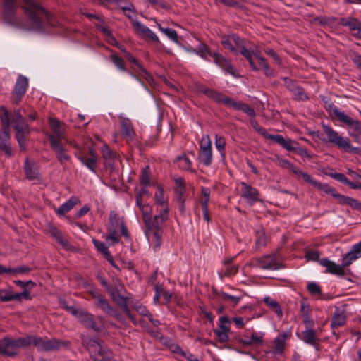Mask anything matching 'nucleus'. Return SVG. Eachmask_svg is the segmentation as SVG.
Returning <instances> with one entry per match:
<instances>
[{"label": "nucleus", "instance_id": "nucleus-30", "mask_svg": "<svg viewBox=\"0 0 361 361\" xmlns=\"http://www.w3.org/2000/svg\"><path fill=\"white\" fill-rule=\"evenodd\" d=\"M338 202L341 204L348 205L352 209L361 212V202L354 198L341 195Z\"/></svg>", "mask_w": 361, "mask_h": 361}, {"label": "nucleus", "instance_id": "nucleus-60", "mask_svg": "<svg viewBox=\"0 0 361 361\" xmlns=\"http://www.w3.org/2000/svg\"><path fill=\"white\" fill-rule=\"evenodd\" d=\"M163 196H164V190H163L162 188L160 185H159L158 190L155 193L156 202L157 204H159L162 207H164L166 205V202L163 200Z\"/></svg>", "mask_w": 361, "mask_h": 361}, {"label": "nucleus", "instance_id": "nucleus-26", "mask_svg": "<svg viewBox=\"0 0 361 361\" xmlns=\"http://www.w3.org/2000/svg\"><path fill=\"white\" fill-rule=\"evenodd\" d=\"M119 121L121 126L123 134L130 139H133L135 135L134 128L130 119L120 116Z\"/></svg>", "mask_w": 361, "mask_h": 361}, {"label": "nucleus", "instance_id": "nucleus-51", "mask_svg": "<svg viewBox=\"0 0 361 361\" xmlns=\"http://www.w3.org/2000/svg\"><path fill=\"white\" fill-rule=\"evenodd\" d=\"M175 192L176 194L177 202H181L183 200H185V186H176Z\"/></svg>", "mask_w": 361, "mask_h": 361}, {"label": "nucleus", "instance_id": "nucleus-53", "mask_svg": "<svg viewBox=\"0 0 361 361\" xmlns=\"http://www.w3.org/2000/svg\"><path fill=\"white\" fill-rule=\"evenodd\" d=\"M193 52L201 57H204L207 54L212 55L209 47L204 44H200L197 49H193Z\"/></svg>", "mask_w": 361, "mask_h": 361}, {"label": "nucleus", "instance_id": "nucleus-4", "mask_svg": "<svg viewBox=\"0 0 361 361\" xmlns=\"http://www.w3.org/2000/svg\"><path fill=\"white\" fill-rule=\"evenodd\" d=\"M85 348L93 361H115L112 353L100 339H89L85 342Z\"/></svg>", "mask_w": 361, "mask_h": 361}, {"label": "nucleus", "instance_id": "nucleus-11", "mask_svg": "<svg viewBox=\"0 0 361 361\" xmlns=\"http://www.w3.org/2000/svg\"><path fill=\"white\" fill-rule=\"evenodd\" d=\"M28 87V80L26 77L20 75L17 79L14 90L12 92V101L15 104H18Z\"/></svg>", "mask_w": 361, "mask_h": 361}, {"label": "nucleus", "instance_id": "nucleus-32", "mask_svg": "<svg viewBox=\"0 0 361 361\" xmlns=\"http://www.w3.org/2000/svg\"><path fill=\"white\" fill-rule=\"evenodd\" d=\"M69 342L63 341L56 338L48 339L46 338L45 351H51L59 349L61 346H66Z\"/></svg>", "mask_w": 361, "mask_h": 361}, {"label": "nucleus", "instance_id": "nucleus-29", "mask_svg": "<svg viewBox=\"0 0 361 361\" xmlns=\"http://www.w3.org/2000/svg\"><path fill=\"white\" fill-rule=\"evenodd\" d=\"M313 186L316 187L319 190H322L325 193L332 195L334 197L336 198L338 201L339 200L341 195L329 185L326 183H321L317 180L313 183Z\"/></svg>", "mask_w": 361, "mask_h": 361}, {"label": "nucleus", "instance_id": "nucleus-1", "mask_svg": "<svg viewBox=\"0 0 361 361\" xmlns=\"http://www.w3.org/2000/svg\"><path fill=\"white\" fill-rule=\"evenodd\" d=\"M136 204L139 207L142 213V220L145 226V235L149 240L153 236L155 240V247H159L161 243V237L163 233L162 224L167 220L169 209L164 207L163 211L159 214L151 217L152 207L148 204H142L140 195H135Z\"/></svg>", "mask_w": 361, "mask_h": 361}, {"label": "nucleus", "instance_id": "nucleus-12", "mask_svg": "<svg viewBox=\"0 0 361 361\" xmlns=\"http://www.w3.org/2000/svg\"><path fill=\"white\" fill-rule=\"evenodd\" d=\"M332 111L340 122L346 124L353 128L356 133L361 135V123L360 121L353 119L343 111H340L336 106L332 109Z\"/></svg>", "mask_w": 361, "mask_h": 361}, {"label": "nucleus", "instance_id": "nucleus-27", "mask_svg": "<svg viewBox=\"0 0 361 361\" xmlns=\"http://www.w3.org/2000/svg\"><path fill=\"white\" fill-rule=\"evenodd\" d=\"M268 136V140H271L274 142L280 145L283 148H285L288 151H295L296 149L293 147L291 144L293 141L290 139H284V137L281 135H269Z\"/></svg>", "mask_w": 361, "mask_h": 361}, {"label": "nucleus", "instance_id": "nucleus-57", "mask_svg": "<svg viewBox=\"0 0 361 361\" xmlns=\"http://www.w3.org/2000/svg\"><path fill=\"white\" fill-rule=\"evenodd\" d=\"M219 66L226 70L228 73L231 74L233 76H236L235 73V70L231 65V62L225 59L223 63H220Z\"/></svg>", "mask_w": 361, "mask_h": 361}, {"label": "nucleus", "instance_id": "nucleus-6", "mask_svg": "<svg viewBox=\"0 0 361 361\" xmlns=\"http://www.w3.org/2000/svg\"><path fill=\"white\" fill-rule=\"evenodd\" d=\"M18 4L16 0H3V17L5 22L15 27L24 29V23L16 17Z\"/></svg>", "mask_w": 361, "mask_h": 361}, {"label": "nucleus", "instance_id": "nucleus-52", "mask_svg": "<svg viewBox=\"0 0 361 361\" xmlns=\"http://www.w3.org/2000/svg\"><path fill=\"white\" fill-rule=\"evenodd\" d=\"M32 271L27 266L23 265L13 269L9 268V274H27Z\"/></svg>", "mask_w": 361, "mask_h": 361}, {"label": "nucleus", "instance_id": "nucleus-17", "mask_svg": "<svg viewBox=\"0 0 361 361\" xmlns=\"http://www.w3.org/2000/svg\"><path fill=\"white\" fill-rule=\"evenodd\" d=\"M241 185V196L243 198H245L251 204L258 201L259 192L256 188H252L251 185H247L245 182H242Z\"/></svg>", "mask_w": 361, "mask_h": 361}, {"label": "nucleus", "instance_id": "nucleus-16", "mask_svg": "<svg viewBox=\"0 0 361 361\" xmlns=\"http://www.w3.org/2000/svg\"><path fill=\"white\" fill-rule=\"evenodd\" d=\"M80 322L85 327L92 329L95 331H100L101 329L97 324L94 317L93 314L82 310L78 317Z\"/></svg>", "mask_w": 361, "mask_h": 361}, {"label": "nucleus", "instance_id": "nucleus-41", "mask_svg": "<svg viewBox=\"0 0 361 361\" xmlns=\"http://www.w3.org/2000/svg\"><path fill=\"white\" fill-rule=\"evenodd\" d=\"M199 159L205 166L210 165L212 161V150H200Z\"/></svg>", "mask_w": 361, "mask_h": 361}, {"label": "nucleus", "instance_id": "nucleus-63", "mask_svg": "<svg viewBox=\"0 0 361 361\" xmlns=\"http://www.w3.org/2000/svg\"><path fill=\"white\" fill-rule=\"evenodd\" d=\"M334 18H329L327 17L317 16L312 20L313 22L318 23L320 25H325L332 23Z\"/></svg>", "mask_w": 361, "mask_h": 361}, {"label": "nucleus", "instance_id": "nucleus-64", "mask_svg": "<svg viewBox=\"0 0 361 361\" xmlns=\"http://www.w3.org/2000/svg\"><path fill=\"white\" fill-rule=\"evenodd\" d=\"M319 256H320V253L319 251H312V250L307 251L305 253V258L308 261H310V260L311 261H318Z\"/></svg>", "mask_w": 361, "mask_h": 361}, {"label": "nucleus", "instance_id": "nucleus-34", "mask_svg": "<svg viewBox=\"0 0 361 361\" xmlns=\"http://www.w3.org/2000/svg\"><path fill=\"white\" fill-rule=\"evenodd\" d=\"M49 233L63 247H68L69 246L68 241L64 238L62 233L58 228L52 227L50 228Z\"/></svg>", "mask_w": 361, "mask_h": 361}, {"label": "nucleus", "instance_id": "nucleus-9", "mask_svg": "<svg viewBox=\"0 0 361 361\" xmlns=\"http://www.w3.org/2000/svg\"><path fill=\"white\" fill-rule=\"evenodd\" d=\"M107 290L110 293L112 300L122 309L123 312L133 322L135 323V317L131 314L130 310L128 306V298L121 295L119 290L117 288L109 286Z\"/></svg>", "mask_w": 361, "mask_h": 361}, {"label": "nucleus", "instance_id": "nucleus-28", "mask_svg": "<svg viewBox=\"0 0 361 361\" xmlns=\"http://www.w3.org/2000/svg\"><path fill=\"white\" fill-rule=\"evenodd\" d=\"M346 317L345 314L340 312L338 307H335V312L331 319V327L335 329L342 326L345 324Z\"/></svg>", "mask_w": 361, "mask_h": 361}, {"label": "nucleus", "instance_id": "nucleus-5", "mask_svg": "<svg viewBox=\"0 0 361 361\" xmlns=\"http://www.w3.org/2000/svg\"><path fill=\"white\" fill-rule=\"evenodd\" d=\"M324 131L327 136V139H322L323 141H329V142L337 146L339 149H343L346 152L358 154L361 152L359 147H352L348 137H343L335 131L331 126L323 125Z\"/></svg>", "mask_w": 361, "mask_h": 361}, {"label": "nucleus", "instance_id": "nucleus-50", "mask_svg": "<svg viewBox=\"0 0 361 361\" xmlns=\"http://www.w3.org/2000/svg\"><path fill=\"white\" fill-rule=\"evenodd\" d=\"M220 324L219 328L220 331H230V326L229 324L231 322L230 319L228 316H223L219 318Z\"/></svg>", "mask_w": 361, "mask_h": 361}, {"label": "nucleus", "instance_id": "nucleus-18", "mask_svg": "<svg viewBox=\"0 0 361 361\" xmlns=\"http://www.w3.org/2000/svg\"><path fill=\"white\" fill-rule=\"evenodd\" d=\"M10 141V133H0V152H4L7 157L14 155Z\"/></svg>", "mask_w": 361, "mask_h": 361}, {"label": "nucleus", "instance_id": "nucleus-45", "mask_svg": "<svg viewBox=\"0 0 361 361\" xmlns=\"http://www.w3.org/2000/svg\"><path fill=\"white\" fill-rule=\"evenodd\" d=\"M277 159H278V164L279 166H281V168H283V169H286L290 171L293 173H297L298 167L294 166L289 161L283 159L279 157H277Z\"/></svg>", "mask_w": 361, "mask_h": 361}, {"label": "nucleus", "instance_id": "nucleus-3", "mask_svg": "<svg viewBox=\"0 0 361 361\" xmlns=\"http://www.w3.org/2000/svg\"><path fill=\"white\" fill-rule=\"evenodd\" d=\"M25 5L23 6L25 13L27 14L30 23V30L43 32L45 30L41 15L50 20L51 15L37 1L23 0Z\"/></svg>", "mask_w": 361, "mask_h": 361}, {"label": "nucleus", "instance_id": "nucleus-58", "mask_svg": "<svg viewBox=\"0 0 361 361\" xmlns=\"http://www.w3.org/2000/svg\"><path fill=\"white\" fill-rule=\"evenodd\" d=\"M221 297L224 300H225V301L230 300L233 303V305H236L241 300V297H237V296L228 295L224 292H221Z\"/></svg>", "mask_w": 361, "mask_h": 361}, {"label": "nucleus", "instance_id": "nucleus-7", "mask_svg": "<svg viewBox=\"0 0 361 361\" xmlns=\"http://www.w3.org/2000/svg\"><path fill=\"white\" fill-rule=\"evenodd\" d=\"M247 266L259 267L264 269L277 270L282 267V264L276 259L274 255H268L259 258L252 259L247 263Z\"/></svg>", "mask_w": 361, "mask_h": 361}, {"label": "nucleus", "instance_id": "nucleus-22", "mask_svg": "<svg viewBox=\"0 0 361 361\" xmlns=\"http://www.w3.org/2000/svg\"><path fill=\"white\" fill-rule=\"evenodd\" d=\"M126 57L128 60L129 62L134 64L135 67L133 69L142 78L146 79L147 81H149L152 79V76L147 71V70L140 63L139 61L133 56L129 53L126 54Z\"/></svg>", "mask_w": 361, "mask_h": 361}, {"label": "nucleus", "instance_id": "nucleus-55", "mask_svg": "<svg viewBox=\"0 0 361 361\" xmlns=\"http://www.w3.org/2000/svg\"><path fill=\"white\" fill-rule=\"evenodd\" d=\"M200 150H212V144L209 135L204 136L201 139Z\"/></svg>", "mask_w": 361, "mask_h": 361}, {"label": "nucleus", "instance_id": "nucleus-37", "mask_svg": "<svg viewBox=\"0 0 361 361\" xmlns=\"http://www.w3.org/2000/svg\"><path fill=\"white\" fill-rule=\"evenodd\" d=\"M303 341L307 344L316 346L317 345L316 333L313 329H307L302 332Z\"/></svg>", "mask_w": 361, "mask_h": 361}, {"label": "nucleus", "instance_id": "nucleus-31", "mask_svg": "<svg viewBox=\"0 0 361 361\" xmlns=\"http://www.w3.org/2000/svg\"><path fill=\"white\" fill-rule=\"evenodd\" d=\"M80 201L77 197H72L66 202L63 203L61 206L59 207L56 211L57 214L61 216L65 214L71 209H73V207L76 205Z\"/></svg>", "mask_w": 361, "mask_h": 361}, {"label": "nucleus", "instance_id": "nucleus-61", "mask_svg": "<svg viewBox=\"0 0 361 361\" xmlns=\"http://www.w3.org/2000/svg\"><path fill=\"white\" fill-rule=\"evenodd\" d=\"M15 300L20 301L22 299L25 300H31L32 296L30 295V291L27 289L23 290L22 293H15L14 294Z\"/></svg>", "mask_w": 361, "mask_h": 361}, {"label": "nucleus", "instance_id": "nucleus-33", "mask_svg": "<svg viewBox=\"0 0 361 361\" xmlns=\"http://www.w3.org/2000/svg\"><path fill=\"white\" fill-rule=\"evenodd\" d=\"M2 114L0 115V120L2 125V132L10 133V118L9 114L4 106H1Z\"/></svg>", "mask_w": 361, "mask_h": 361}, {"label": "nucleus", "instance_id": "nucleus-62", "mask_svg": "<svg viewBox=\"0 0 361 361\" xmlns=\"http://www.w3.org/2000/svg\"><path fill=\"white\" fill-rule=\"evenodd\" d=\"M214 333L219 342L226 343L228 341V331H222L219 329H215Z\"/></svg>", "mask_w": 361, "mask_h": 361}, {"label": "nucleus", "instance_id": "nucleus-21", "mask_svg": "<svg viewBox=\"0 0 361 361\" xmlns=\"http://www.w3.org/2000/svg\"><path fill=\"white\" fill-rule=\"evenodd\" d=\"M49 126L52 130V134L49 135L48 138L49 142H51V137L56 142L61 141L64 138L63 133L61 130V124L58 119L50 118Z\"/></svg>", "mask_w": 361, "mask_h": 361}, {"label": "nucleus", "instance_id": "nucleus-10", "mask_svg": "<svg viewBox=\"0 0 361 361\" xmlns=\"http://www.w3.org/2000/svg\"><path fill=\"white\" fill-rule=\"evenodd\" d=\"M16 130V139L17 140L20 151L26 150V137L30 134L29 126L25 123H16L13 125Z\"/></svg>", "mask_w": 361, "mask_h": 361}, {"label": "nucleus", "instance_id": "nucleus-14", "mask_svg": "<svg viewBox=\"0 0 361 361\" xmlns=\"http://www.w3.org/2000/svg\"><path fill=\"white\" fill-rule=\"evenodd\" d=\"M198 91L208 97L209 99L214 100V102L218 103H223L226 106H228L226 99H231V97L225 96L219 92L208 88L203 85H201L198 87Z\"/></svg>", "mask_w": 361, "mask_h": 361}, {"label": "nucleus", "instance_id": "nucleus-13", "mask_svg": "<svg viewBox=\"0 0 361 361\" xmlns=\"http://www.w3.org/2000/svg\"><path fill=\"white\" fill-rule=\"evenodd\" d=\"M283 80L286 88L293 94L295 99L304 100L307 99V96L305 94L304 90L295 81L287 77H285Z\"/></svg>", "mask_w": 361, "mask_h": 361}, {"label": "nucleus", "instance_id": "nucleus-49", "mask_svg": "<svg viewBox=\"0 0 361 361\" xmlns=\"http://www.w3.org/2000/svg\"><path fill=\"white\" fill-rule=\"evenodd\" d=\"M102 153L104 159H114L116 157V154L107 145L102 147Z\"/></svg>", "mask_w": 361, "mask_h": 361}, {"label": "nucleus", "instance_id": "nucleus-15", "mask_svg": "<svg viewBox=\"0 0 361 361\" xmlns=\"http://www.w3.org/2000/svg\"><path fill=\"white\" fill-rule=\"evenodd\" d=\"M319 264L326 268V272L328 273L338 276H343L345 274V271L344 270L345 267H343V264L341 265H338L326 258L321 259L319 260Z\"/></svg>", "mask_w": 361, "mask_h": 361}, {"label": "nucleus", "instance_id": "nucleus-24", "mask_svg": "<svg viewBox=\"0 0 361 361\" xmlns=\"http://www.w3.org/2000/svg\"><path fill=\"white\" fill-rule=\"evenodd\" d=\"M133 27L135 29L138 35H142L144 37L149 38L156 42H159V39L157 36L151 31L150 29L142 25L139 21L134 23Z\"/></svg>", "mask_w": 361, "mask_h": 361}, {"label": "nucleus", "instance_id": "nucleus-48", "mask_svg": "<svg viewBox=\"0 0 361 361\" xmlns=\"http://www.w3.org/2000/svg\"><path fill=\"white\" fill-rule=\"evenodd\" d=\"M221 42L225 48L230 49L231 51H233L235 54L238 53V51L232 44V40L230 35H223L221 37Z\"/></svg>", "mask_w": 361, "mask_h": 361}, {"label": "nucleus", "instance_id": "nucleus-46", "mask_svg": "<svg viewBox=\"0 0 361 361\" xmlns=\"http://www.w3.org/2000/svg\"><path fill=\"white\" fill-rule=\"evenodd\" d=\"M256 246L259 247L262 246H265L267 244V238L265 236V233L264 230L259 229L256 231Z\"/></svg>", "mask_w": 361, "mask_h": 361}, {"label": "nucleus", "instance_id": "nucleus-42", "mask_svg": "<svg viewBox=\"0 0 361 361\" xmlns=\"http://www.w3.org/2000/svg\"><path fill=\"white\" fill-rule=\"evenodd\" d=\"M358 258V256H357L353 251L350 249V250L345 254L343 259V267H348L350 266L353 262L357 260Z\"/></svg>", "mask_w": 361, "mask_h": 361}, {"label": "nucleus", "instance_id": "nucleus-47", "mask_svg": "<svg viewBox=\"0 0 361 361\" xmlns=\"http://www.w3.org/2000/svg\"><path fill=\"white\" fill-rule=\"evenodd\" d=\"M14 294L11 290L0 289V300L2 302L15 300Z\"/></svg>", "mask_w": 361, "mask_h": 361}, {"label": "nucleus", "instance_id": "nucleus-56", "mask_svg": "<svg viewBox=\"0 0 361 361\" xmlns=\"http://www.w3.org/2000/svg\"><path fill=\"white\" fill-rule=\"evenodd\" d=\"M11 122L14 124L25 123V121L24 118L22 116L20 110H14L13 114L11 118Z\"/></svg>", "mask_w": 361, "mask_h": 361}, {"label": "nucleus", "instance_id": "nucleus-54", "mask_svg": "<svg viewBox=\"0 0 361 361\" xmlns=\"http://www.w3.org/2000/svg\"><path fill=\"white\" fill-rule=\"evenodd\" d=\"M307 288L312 295H320L322 294L321 287L314 282L310 283Z\"/></svg>", "mask_w": 361, "mask_h": 361}, {"label": "nucleus", "instance_id": "nucleus-20", "mask_svg": "<svg viewBox=\"0 0 361 361\" xmlns=\"http://www.w3.org/2000/svg\"><path fill=\"white\" fill-rule=\"evenodd\" d=\"M88 157L87 154L82 153L78 157V159L82 163H83L89 169L92 171H96L97 167V155L95 151L92 148H89Z\"/></svg>", "mask_w": 361, "mask_h": 361}, {"label": "nucleus", "instance_id": "nucleus-19", "mask_svg": "<svg viewBox=\"0 0 361 361\" xmlns=\"http://www.w3.org/2000/svg\"><path fill=\"white\" fill-rule=\"evenodd\" d=\"M24 171L26 178L28 180H33L40 179V173L37 165L35 162L30 161L28 158L25 161Z\"/></svg>", "mask_w": 361, "mask_h": 361}, {"label": "nucleus", "instance_id": "nucleus-25", "mask_svg": "<svg viewBox=\"0 0 361 361\" xmlns=\"http://www.w3.org/2000/svg\"><path fill=\"white\" fill-rule=\"evenodd\" d=\"M226 99L228 106H231L234 109L242 111L247 114L249 116L253 117L255 116V110L252 108L250 107L248 104L245 103L237 102L234 101L231 97V99Z\"/></svg>", "mask_w": 361, "mask_h": 361}, {"label": "nucleus", "instance_id": "nucleus-39", "mask_svg": "<svg viewBox=\"0 0 361 361\" xmlns=\"http://www.w3.org/2000/svg\"><path fill=\"white\" fill-rule=\"evenodd\" d=\"M92 242L97 250L100 252L104 257L111 258V255L104 243L96 239H93Z\"/></svg>", "mask_w": 361, "mask_h": 361}, {"label": "nucleus", "instance_id": "nucleus-23", "mask_svg": "<svg viewBox=\"0 0 361 361\" xmlns=\"http://www.w3.org/2000/svg\"><path fill=\"white\" fill-rule=\"evenodd\" d=\"M50 146L53 151L56 153L58 160L61 164L69 160V157L64 153V148L61 144V141L56 142L51 138Z\"/></svg>", "mask_w": 361, "mask_h": 361}, {"label": "nucleus", "instance_id": "nucleus-35", "mask_svg": "<svg viewBox=\"0 0 361 361\" xmlns=\"http://www.w3.org/2000/svg\"><path fill=\"white\" fill-rule=\"evenodd\" d=\"M286 335H283L281 337H277L274 341L273 353L281 355L283 353L285 348Z\"/></svg>", "mask_w": 361, "mask_h": 361}, {"label": "nucleus", "instance_id": "nucleus-44", "mask_svg": "<svg viewBox=\"0 0 361 361\" xmlns=\"http://www.w3.org/2000/svg\"><path fill=\"white\" fill-rule=\"evenodd\" d=\"M348 27L350 31L356 32L355 33L353 34L354 36L360 38L361 32V23L359 22L357 19L353 18Z\"/></svg>", "mask_w": 361, "mask_h": 361}, {"label": "nucleus", "instance_id": "nucleus-43", "mask_svg": "<svg viewBox=\"0 0 361 361\" xmlns=\"http://www.w3.org/2000/svg\"><path fill=\"white\" fill-rule=\"evenodd\" d=\"M149 174H150V169L149 166H146L142 171V174L140 178V185L142 186H147L149 185Z\"/></svg>", "mask_w": 361, "mask_h": 361}, {"label": "nucleus", "instance_id": "nucleus-2", "mask_svg": "<svg viewBox=\"0 0 361 361\" xmlns=\"http://www.w3.org/2000/svg\"><path fill=\"white\" fill-rule=\"evenodd\" d=\"M45 343L46 339L36 336L27 335L18 338L6 336L0 339V355L13 357L19 354L20 349L25 348L30 345L45 351Z\"/></svg>", "mask_w": 361, "mask_h": 361}, {"label": "nucleus", "instance_id": "nucleus-40", "mask_svg": "<svg viewBox=\"0 0 361 361\" xmlns=\"http://www.w3.org/2000/svg\"><path fill=\"white\" fill-rule=\"evenodd\" d=\"M158 28L163 33H164L170 39L176 43H178V35L177 32L175 30L166 27H162L161 25H158Z\"/></svg>", "mask_w": 361, "mask_h": 361}, {"label": "nucleus", "instance_id": "nucleus-8", "mask_svg": "<svg viewBox=\"0 0 361 361\" xmlns=\"http://www.w3.org/2000/svg\"><path fill=\"white\" fill-rule=\"evenodd\" d=\"M124 224L125 221L123 217H120L117 213L111 212L109 218L108 235L106 239L112 240L114 244L118 243L119 242L118 230V228H121Z\"/></svg>", "mask_w": 361, "mask_h": 361}, {"label": "nucleus", "instance_id": "nucleus-59", "mask_svg": "<svg viewBox=\"0 0 361 361\" xmlns=\"http://www.w3.org/2000/svg\"><path fill=\"white\" fill-rule=\"evenodd\" d=\"M111 59L113 63L115 64V66H116L119 69L122 71H126L124 61L122 58L113 54L111 56Z\"/></svg>", "mask_w": 361, "mask_h": 361}, {"label": "nucleus", "instance_id": "nucleus-38", "mask_svg": "<svg viewBox=\"0 0 361 361\" xmlns=\"http://www.w3.org/2000/svg\"><path fill=\"white\" fill-rule=\"evenodd\" d=\"M94 305L108 315L114 309V307L110 305L109 300L104 295Z\"/></svg>", "mask_w": 361, "mask_h": 361}, {"label": "nucleus", "instance_id": "nucleus-36", "mask_svg": "<svg viewBox=\"0 0 361 361\" xmlns=\"http://www.w3.org/2000/svg\"><path fill=\"white\" fill-rule=\"evenodd\" d=\"M264 302L269 306L279 317L283 316V312L279 302L271 298L270 297H265Z\"/></svg>", "mask_w": 361, "mask_h": 361}]
</instances>
